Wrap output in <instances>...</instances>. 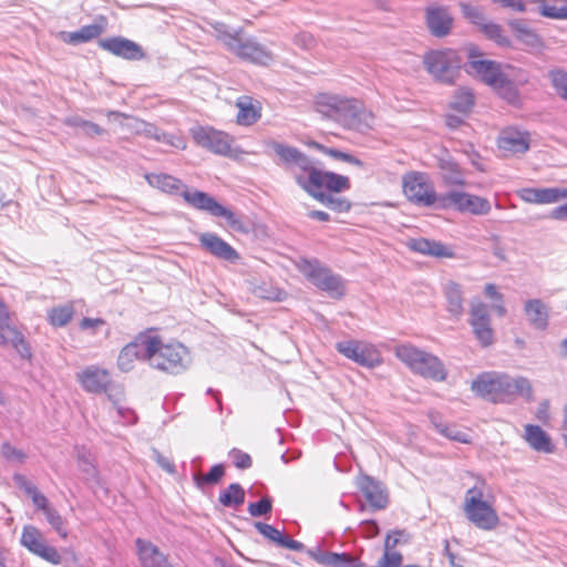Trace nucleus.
<instances>
[{
	"label": "nucleus",
	"instance_id": "obj_1",
	"mask_svg": "<svg viewBox=\"0 0 567 567\" xmlns=\"http://www.w3.org/2000/svg\"><path fill=\"white\" fill-rule=\"evenodd\" d=\"M276 155L287 165L297 185L309 196L327 207L346 213L352 207L348 198H337L333 194L349 190L351 183L348 176L316 167L310 158L298 148L272 143Z\"/></svg>",
	"mask_w": 567,
	"mask_h": 567
},
{
	"label": "nucleus",
	"instance_id": "obj_2",
	"mask_svg": "<svg viewBox=\"0 0 567 567\" xmlns=\"http://www.w3.org/2000/svg\"><path fill=\"white\" fill-rule=\"evenodd\" d=\"M471 390L483 400L494 404L512 403L517 396L534 401V389L526 377L512 378L504 372L480 373L471 383Z\"/></svg>",
	"mask_w": 567,
	"mask_h": 567
},
{
	"label": "nucleus",
	"instance_id": "obj_3",
	"mask_svg": "<svg viewBox=\"0 0 567 567\" xmlns=\"http://www.w3.org/2000/svg\"><path fill=\"white\" fill-rule=\"evenodd\" d=\"M467 59L468 73L492 86L509 103L515 104L518 102L519 95L516 87L515 68L508 64L502 65L498 62L486 59L485 54L476 45L468 47Z\"/></svg>",
	"mask_w": 567,
	"mask_h": 567
},
{
	"label": "nucleus",
	"instance_id": "obj_4",
	"mask_svg": "<svg viewBox=\"0 0 567 567\" xmlns=\"http://www.w3.org/2000/svg\"><path fill=\"white\" fill-rule=\"evenodd\" d=\"M315 110L327 118L340 122L344 127L364 131L373 127L374 115L364 104L353 97L332 93H319L315 97Z\"/></svg>",
	"mask_w": 567,
	"mask_h": 567
},
{
	"label": "nucleus",
	"instance_id": "obj_5",
	"mask_svg": "<svg viewBox=\"0 0 567 567\" xmlns=\"http://www.w3.org/2000/svg\"><path fill=\"white\" fill-rule=\"evenodd\" d=\"M146 361L155 370L177 374L188 367L190 355L181 342H164L161 337L151 332L150 341L146 342Z\"/></svg>",
	"mask_w": 567,
	"mask_h": 567
},
{
	"label": "nucleus",
	"instance_id": "obj_6",
	"mask_svg": "<svg viewBox=\"0 0 567 567\" xmlns=\"http://www.w3.org/2000/svg\"><path fill=\"white\" fill-rule=\"evenodd\" d=\"M395 357L413 373L436 382L447 378V371L442 360L412 343H402L394 349Z\"/></svg>",
	"mask_w": 567,
	"mask_h": 567
},
{
	"label": "nucleus",
	"instance_id": "obj_7",
	"mask_svg": "<svg viewBox=\"0 0 567 567\" xmlns=\"http://www.w3.org/2000/svg\"><path fill=\"white\" fill-rule=\"evenodd\" d=\"M215 30L217 39L237 58L259 65H267L272 61L274 55L266 47L252 38L243 39L241 29L231 32L225 24L219 23Z\"/></svg>",
	"mask_w": 567,
	"mask_h": 567
},
{
	"label": "nucleus",
	"instance_id": "obj_8",
	"mask_svg": "<svg viewBox=\"0 0 567 567\" xmlns=\"http://www.w3.org/2000/svg\"><path fill=\"white\" fill-rule=\"evenodd\" d=\"M402 194L405 199L419 207H441L442 194L425 172L410 171L402 176Z\"/></svg>",
	"mask_w": 567,
	"mask_h": 567
},
{
	"label": "nucleus",
	"instance_id": "obj_9",
	"mask_svg": "<svg viewBox=\"0 0 567 567\" xmlns=\"http://www.w3.org/2000/svg\"><path fill=\"white\" fill-rule=\"evenodd\" d=\"M181 196L193 208L206 212L214 217L224 218L233 230L243 234L248 233L246 224L233 210L219 204L209 194L197 189L190 190L185 188L181 193Z\"/></svg>",
	"mask_w": 567,
	"mask_h": 567
},
{
	"label": "nucleus",
	"instance_id": "obj_10",
	"mask_svg": "<svg viewBox=\"0 0 567 567\" xmlns=\"http://www.w3.org/2000/svg\"><path fill=\"white\" fill-rule=\"evenodd\" d=\"M482 487L474 486L467 489L463 509L466 518L477 528L493 530L499 524V517L493 504L484 501Z\"/></svg>",
	"mask_w": 567,
	"mask_h": 567
},
{
	"label": "nucleus",
	"instance_id": "obj_11",
	"mask_svg": "<svg viewBox=\"0 0 567 567\" xmlns=\"http://www.w3.org/2000/svg\"><path fill=\"white\" fill-rule=\"evenodd\" d=\"M298 267L309 281L329 296L336 299L344 296L346 286L342 277L332 272L330 268L321 265L318 260L303 259Z\"/></svg>",
	"mask_w": 567,
	"mask_h": 567
},
{
	"label": "nucleus",
	"instance_id": "obj_12",
	"mask_svg": "<svg viewBox=\"0 0 567 567\" xmlns=\"http://www.w3.org/2000/svg\"><path fill=\"white\" fill-rule=\"evenodd\" d=\"M426 71L437 81L453 83L461 69V58L453 49L430 51L423 59Z\"/></svg>",
	"mask_w": 567,
	"mask_h": 567
},
{
	"label": "nucleus",
	"instance_id": "obj_13",
	"mask_svg": "<svg viewBox=\"0 0 567 567\" xmlns=\"http://www.w3.org/2000/svg\"><path fill=\"white\" fill-rule=\"evenodd\" d=\"M491 208V203L486 198L461 190L442 194L440 207V209H455L458 213L472 215H486Z\"/></svg>",
	"mask_w": 567,
	"mask_h": 567
},
{
	"label": "nucleus",
	"instance_id": "obj_14",
	"mask_svg": "<svg viewBox=\"0 0 567 567\" xmlns=\"http://www.w3.org/2000/svg\"><path fill=\"white\" fill-rule=\"evenodd\" d=\"M194 142L208 151L224 156H233L234 137L212 126H198L192 130Z\"/></svg>",
	"mask_w": 567,
	"mask_h": 567
},
{
	"label": "nucleus",
	"instance_id": "obj_15",
	"mask_svg": "<svg viewBox=\"0 0 567 567\" xmlns=\"http://www.w3.org/2000/svg\"><path fill=\"white\" fill-rule=\"evenodd\" d=\"M20 543L30 553L52 565H59L62 561V556L58 549L50 546L42 532L33 525H25L23 527Z\"/></svg>",
	"mask_w": 567,
	"mask_h": 567
},
{
	"label": "nucleus",
	"instance_id": "obj_16",
	"mask_svg": "<svg viewBox=\"0 0 567 567\" xmlns=\"http://www.w3.org/2000/svg\"><path fill=\"white\" fill-rule=\"evenodd\" d=\"M470 324L473 333L483 348L494 343V329L487 306L482 301L472 302L470 309Z\"/></svg>",
	"mask_w": 567,
	"mask_h": 567
},
{
	"label": "nucleus",
	"instance_id": "obj_17",
	"mask_svg": "<svg viewBox=\"0 0 567 567\" xmlns=\"http://www.w3.org/2000/svg\"><path fill=\"white\" fill-rule=\"evenodd\" d=\"M337 350L348 359L360 365L373 368L382 361L379 350L370 344L359 341L339 342Z\"/></svg>",
	"mask_w": 567,
	"mask_h": 567
},
{
	"label": "nucleus",
	"instance_id": "obj_18",
	"mask_svg": "<svg viewBox=\"0 0 567 567\" xmlns=\"http://www.w3.org/2000/svg\"><path fill=\"white\" fill-rule=\"evenodd\" d=\"M76 380L89 393L100 394L109 391L112 378L109 370L99 365H89L76 373Z\"/></svg>",
	"mask_w": 567,
	"mask_h": 567
},
{
	"label": "nucleus",
	"instance_id": "obj_19",
	"mask_svg": "<svg viewBox=\"0 0 567 567\" xmlns=\"http://www.w3.org/2000/svg\"><path fill=\"white\" fill-rule=\"evenodd\" d=\"M10 312L7 305L0 300V346H12L21 355H30L28 343L22 333L9 324Z\"/></svg>",
	"mask_w": 567,
	"mask_h": 567
},
{
	"label": "nucleus",
	"instance_id": "obj_20",
	"mask_svg": "<svg viewBox=\"0 0 567 567\" xmlns=\"http://www.w3.org/2000/svg\"><path fill=\"white\" fill-rule=\"evenodd\" d=\"M200 247L217 259L236 262L240 259L239 252L215 233L206 231L198 236Z\"/></svg>",
	"mask_w": 567,
	"mask_h": 567
},
{
	"label": "nucleus",
	"instance_id": "obj_21",
	"mask_svg": "<svg viewBox=\"0 0 567 567\" xmlns=\"http://www.w3.org/2000/svg\"><path fill=\"white\" fill-rule=\"evenodd\" d=\"M150 338L151 331L141 332L121 350L117 365L122 371H131L136 361L146 360V342L150 341Z\"/></svg>",
	"mask_w": 567,
	"mask_h": 567
},
{
	"label": "nucleus",
	"instance_id": "obj_22",
	"mask_svg": "<svg viewBox=\"0 0 567 567\" xmlns=\"http://www.w3.org/2000/svg\"><path fill=\"white\" fill-rule=\"evenodd\" d=\"M101 49L126 60H142L145 54L143 49L132 40L113 37L99 42Z\"/></svg>",
	"mask_w": 567,
	"mask_h": 567
},
{
	"label": "nucleus",
	"instance_id": "obj_23",
	"mask_svg": "<svg viewBox=\"0 0 567 567\" xmlns=\"http://www.w3.org/2000/svg\"><path fill=\"white\" fill-rule=\"evenodd\" d=\"M517 196L527 204L547 205L567 198V188H534L525 187L517 190Z\"/></svg>",
	"mask_w": 567,
	"mask_h": 567
},
{
	"label": "nucleus",
	"instance_id": "obj_24",
	"mask_svg": "<svg viewBox=\"0 0 567 567\" xmlns=\"http://www.w3.org/2000/svg\"><path fill=\"white\" fill-rule=\"evenodd\" d=\"M497 147L504 155L525 153L529 148V135L515 128L503 130L497 138Z\"/></svg>",
	"mask_w": 567,
	"mask_h": 567
},
{
	"label": "nucleus",
	"instance_id": "obj_25",
	"mask_svg": "<svg viewBox=\"0 0 567 567\" xmlns=\"http://www.w3.org/2000/svg\"><path fill=\"white\" fill-rule=\"evenodd\" d=\"M358 486L367 503L373 509H382L388 504V494L382 485L370 476H361Z\"/></svg>",
	"mask_w": 567,
	"mask_h": 567
},
{
	"label": "nucleus",
	"instance_id": "obj_26",
	"mask_svg": "<svg viewBox=\"0 0 567 567\" xmlns=\"http://www.w3.org/2000/svg\"><path fill=\"white\" fill-rule=\"evenodd\" d=\"M137 547V556L143 567H173L157 546L153 543L137 538L135 540Z\"/></svg>",
	"mask_w": 567,
	"mask_h": 567
},
{
	"label": "nucleus",
	"instance_id": "obj_27",
	"mask_svg": "<svg viewBox=\"0 0 567 567\" xmlns=\"http://www.w3.org/2000/svg\"><path fill=\"white\" fill-rule=\"evenodd\" d=\"M238 113L236 123L241 126H250L257 123L262 114V104L251 96H240L236 101Z\"/></svg>",
	"mask_w": 567,
	"mask_h": 567
},
{
	"label": "nucleus",
	"instance_id": "obj_28",
	"mask_svg": "<svg viewBox=\"0 0 567 567\" xmlns=\"http://www.w3.org/2000/svg\"><path fill=\"white\" fill-rule=\"evenodd\" d=\"M308 554L313 560L326 567H365L358 558L346 553L338 554L313 549L309 550Z\"/></svg>",
	"mask_w": 567,
	"mask_h": 567
},
{
	"label": "nucleus",
	"instance_id": "obj_29",
	"mask_svg": "<svg viewBox=\"0 0 567 567\" xmlns=\"http://www.w3.org/2000/svg\"><path fill=\"white\" fill-rule=\"evenodd\" d=\"M523 439L528 446L536 452L549 454L555 450L550 435L539 425L530 423L525 424Z\"/></svg>",
	"mask_w": 567,
	"mask_h": 567
},
{
	"label": "nucleus",
	"instance_id": "obj_30",
	"mask_svg": "<svg viewBox=\"0 0 567 567\" xmlns=\"http://www.w3.org/2000/svg\"><path fill=\"white\" fill-rule=\"evenodd\" d=\"M426 24L432 34L445 37L453 25V18L444 7H430L426 9Z\"/></svg>",
	"mask_w": 567,
	"mask_h": 567
},
{
	"label": "nucleus",
	"instance_id": "obj_31",
	"mask_svg": "<svg viewBox=\"0 0 567 567\" xmlns=\"http://www.w3.org/2000/svg\"><path fill=\"white\" fill-rule=\"evenodd\" d=\"M106 22L105 17H100L97 23L84 25L74 32H63L61 39L63 42L72 45L89 42L99 38L104 32Z\"/></svg>",
	"mask_w": 567,
	"mask_h": 567
},
{
	"label": "nucleus",
	"instance_id": "obj_32",
	"mask_svg": "<svg viewBox=\"0 0 567 567\" xmlns=\"http://www.w3.org/2000/svg\"><path fill=\"white\" fill-rule=\"evenodd\" d=\"M409 247L423 255L436 258H452L454 257L453 250L440 241L430 240L426 238L412 239Z\"/></svg>",
	"mask_w": 567,
	"mask_h": 567
},
{
	"label": "nucleus",
	"instance_id": "obj_33",
	"mask_svg": "<svg viewBox=\"0 0 567 567\" xmlns=\"http://www.w3.org/2000/svg\"><path fill=\"white\" fill-rule=\"evenodd\" d=\"M443 293L446 300V310L451 317L460 319L464 312V298L462 287L455 281L444 285Z\"/></svg>",
	"mask_w": 567,
	"mask_h": 567
},
{
	"label": "nucleus",
	"instance_id": "obj_34",
	"mask_svg": "<svg viewBox=\"0 0 567 567\" xmlns=\"http://www.w3.org/2000/svg\"><path fill=\"white\" fill-rule=\"evenodd\" d=\"M524 312L529 323L539 330L548 326V308L540 299H529L524 305Z\"/></svg>",
	"mask_w": 567,
	"mask_h": 567
},
{
	"label": "nucleus",
	"instance_id": "obj_35",
	"mask_svg": "<svg viewBox=\"0 0 567 567\" xmlns=\"http://www.w3.org/2000/svg\"><path fill=\"white\" fill-rule=\"evenodd\" d=\"M145 179L152 187L171 195H177L183 192L182 189L186 188L181 179L164 173L146 174Z\"/></svg>",
	"mask_w": 567,
	"mask_h": 567
},
{
	"label": "nucleus",
	"instance_id": "obj_36",
	"mask_svg": "<svg viewBox=\"0 0 567 567\" xmlns=\"http://www.w3.org/2000/svg\"><path fill=\"white\" fill-rule=\"evenodd\" d=\"M439 168L443 174V178L447 185L451 186H465L462 169L460 165L452 158H441L439 162Z\"/></svg>",
	"mask_w": 567,
	"mask_h": 567
},
{
	"label": "nucleus",
	"instance_id": "obj_37",
	"mask_svg": "<svg viewBox=\"0 0 567 567\" xmlns=\"http://www.w3.org/2000/svg\"><path fill=\"white\" fill-rule=\"evenodd\" d=\"M218 501L226 507H237L245 502V491L238 483H231L219 493Z\"/></svg>",
	"mask_w": 567,
	"mask_h": 567
},
{
	"label": "nucleus",
	"instance_id": "obj_38",
	"mask_svg": "<svg viewBox=\"0 0 567 567\" xmlns=\"http://www.w3.org/2000/svg\"><path fill=\"white\" fill-rule=\"evenodd\" d=\"M74 316V307L72 305H64L53 307L48 312V321L54 328L66 326Z\"/></svg>",
	"mask_w": 567,
	"mask_h": 567
},
{
	"label": "nucleus",
	"instance_id": "obj_39",
	"mask_svg": "<svg viewBox=\"0 0 567 567\" xmlns=\"http://www.w3.org/2000/svg\"><path fill=\"white\" fill-rule=\"evenodd\" d=\"M539 10L547 18L567 19V0H543Z\"/></svg>",
	"mask_w": 567,
	"mask_h": 567
},
{
	"label": "nucleus",
	"instance_id": "obj_40",
	"mask_svg": "<svg viewBox=\"0 0 567 567\" xmlns=\"http://www.w3.org/2000/svg\"><path fill=\"white\" fill-rule=\"evenodd\" d=\"M474 105V94L470 89L461 87L456 91L451 107L462 114H467Z\"/></svg>",
	"mask_w": 567,
	"mask_h": 567
},
{
	"label": "nucleus",
	"instance_id": "obj_41",
	"mask_svg": "<svg viewBox=\"0 0 567 567\" xmlns=\"http://www.w3.org/2000/svg\"><path fill=\"white\" fill-rule=\"evenodd\" d=\"M18 480L21 481L20 486L31 497L34 506L38 509H40V511H42L44 513L45 511H48L51 507V505L49 504L48 498L42 493H40L39 489L34 485L30 484L22 476H19Z\"/></svg>",
	"mask_w": 567,
	"mask_h": 567
},
{
	"label": "nucleus",
	"instance_id": "obj_42",
	"mask_svg": "<svg viewBox=\"0 0 567 567\" xmlns=\"http://www.w3.org/2000/svg\"><path fill=\"white\" fill-rule=\"evenodd\" d=\"M481 32L488 38L489 40L494 41L498 45L508 47L509 45V39L503 34V30L501 25L486 21L481 28Z\"/></svg>",
	"mask_w": 567,
	"mask_h": 567
},
{
	"label": "nucleus",
	"instance_id": "obj_43",
	"mask_svg": "<svg viewBox=\"0 0 567 567\" xmlns=\"http://www.w3.org/2000/svg\"><path fill=\"white\" fill-rule=\"evenodd\" d=\"M312 145L321 153H323L334 159L342 161V162L355 165L358 167H363V162L349 153H346V152H342V151H339L336 148H329L319 143H313Z\"/></svg>",
	"mask_w": 567,
	"mask_h": 567
},
{
	"label": "nucleus",
	"instance_id": "obj_44",
	"mask_svg": "<svg viewBox=\"0 0 567 567\" xmlns=\"http://www.w3.org/2000/svg\"><path fill=\"white\" fill-rule=\"evenodd\" d=\"M549 79L556 93L567 101V71L555 69L549 72Z\"/></svg>",
	"mask_w": 567,
	"mask_h": 567
},
{
	"label": "nucleus",
	"instance_id": "obj_45",
	"mask_svg": "<svg viewBox=\"0 0 567 567\" xmlns=\"http://www.w3.org/2000/svg\"><path fill=\"white\" fill-rule=\"evenodd\" d=\"M463 16L472 23L481 28L487 20L480 8L472 6L471 3L462 2L460 4Z\"/></svg>",
	"mask_w": 567,
	"mask_h": 567
},
{
	"label": "nucleus",
	"instance_id": "obj_46",
	"mask_svg": "<svg viewBox=\"0 0 567 567\" xmlns=\"http://www.w3.org/2000/svg\"><path fill=\"white\" fill-rule=\"evenodd\" d=\"M254 293L258 298L272 300V301H281L286 297L285 291H282L276 287H267L266 284L255 287Z\"/></svg>",
	"mask_w": 567,
	"mask_h": 567
},
{
	"label": "nucleus",
	"instance_id": "obj_47",
	"mask_svg": "<svg viewBox=\"0 0 567 567\" xmlns=\"http://www.w3.org/2000/svg\"><path fill=\"white\" fill-rule=\"evenodd\" d=\"M47 517L48 523L54 528V530L62 537H68V530L64 527V519L52 506L43 513Z\"/></svg>",
	"mask_w": 567,
	"mask_h": 567
},
{
	"label": "nucleus",
	"instance_id": "obj_48",
	"mask_svg": "<svg viewBox=\"0 0 567 567\" xmlns=\"http://www.w3.org/2000/svg\"><path fill=\"white\" fill-rule=\"evenodd\" d=\"M436 429L441 434L445 435L446 437H449L451 440L462 442V443L471 442L470 435L464 431L457 430L455 426L436 424Z\"/></svg>",
	"mask_w": 567,
	"mask_h": 567
},
{
	"label": "nucleus",
	"instance_id": "obj_49",
	"mask_svg": "<svg viewBox=\"0 0 567 567\" xmlns=\"http://www.w3.org/2000/svg\"><path fill=\"white\" fill-rule=\"evenodd\" d=\"M402 555L395 550H384L382 557L374 567H401Z\"/></svg>",
	"mask_w": 567,
	"mask_h": 567
},
{
	"label": "nucleus",
	"instance_id": "obj_50",
	"mask_svg": "<svg viewBox=\"0 0 567 567\" xmlns=\"http://www.w3.org/2000/svg\"><path fill=\"white\" fill-rule=\"evenodd\" d=\"M271 499L269 497H262L256 503H250L248 505V512L252 517H259L268 514L271 511Z\"/></svg>",
	"mask_w": 567,
	"mask_h": 567
},
{
	"label": "nucleus",
	"instance_id": "obj_51",
	"mask_svg": "<svg viewBox=\"0 0 567 567\" xmlns=\"http://www.w3.org/2000/svg\"><path fill=\"white\" fill-rule=\"evenodd\" d=\"M255 527L262 536L280 545L284 535L277 528L269 524L260 522L256 523Z\"/></svg>",
	"mask_w": 567,
	"mask_h": 567
},
{
	"label": "nucleus",
	"instance_id": "obj_52",
	"mask_svg": "<svg viewBox=\"0 0 567 567\" xmlns=\"http://www.w3.org/2000/svg\"><path fill=\"white\" fill-rule=\"evenodd\" d=\"M229 456L231 457L234 465L239 470L249 468L252 464L250 455L239 449H233L229 452Z\"/></svg>",
	"mask_w": 567,
	"mask_h": 567
},
{
	"label": "nucleus",
	"instance_id": "obj_53",
	"mask_svg": "<svg viewBox=\"0 0 567 567\" xmlns=\"http://www.w3.org/2000/svg\"><path fill=\"white\" fill-rule=\"evenodd\" d=\"M156 141L168 144L169 146L182 151L187 146V143L182 135H172L163 131H161L158 136H156Z\"/></svg>",
	"mask_w": 567,
	"mask_h": 567
},
{
	"label": "nucleus",
	"instance_id": "obj_54",
	"mask_svg": "<svg viewBox=\"0 0 567 567\" xmlns=\"http://www.w3.org/2000/svg\"><path fill=\"white\" fill-rule=\"evenodd\" d=\"M159 132H161V130L157 126H155L154 124L148 123L143 120H136V125H135L136 134L144 135L148 138H153L156 141V136H158Z\"/></svg>",
	"mask_w": 567,
	"mask_h": 567
},
{
	"label": "nucleus",
	"instance_id": "obj_55",
	"mask_svg": "<svg viewBox=\"0 0 567 567\" xmlns=\"http://www.w3.org/2000/svg\"><path fill=\"white\" fill-rule=\"evenodd\" d=\"M225 475V467L221 464L212 466L208 473L200 477V481L206 484H216Z\"/></svg>",
	"mask_w": 567,
	"mask_h": 567
},
{
	"label": "nucleus",
	"instance_id": "obj_56",
	"mask_svg": "<svg viewBox=\"0 0 567 567\" xmlns=\"http://www.w3.org/2000/svg\"><path fill=\"white\" fill-rule=\"evenodd\" d=\"M1 453L8 460H16L22 462L25 458V454L22 451L16 449L9 443H4L2 445Z\"/></svg>",
	"mask_w": 567,
	"mask_h": 567
},
{
	"label": "nucleus",
	"instance_id": "obj_57",
	"mask_svg": "<svg viewBox=\"0 0 567 567\" xmlns=\"http://www.w3.org/2000/svg\"><path fill=\"white\" fill-rule=\"evenodd\" d=\"M549 401L547 400H544L539 403L537 410H536V413H535V417L542 422L544 425H548L550 423V412H549Z\"/></svg>",
	"mask_w": 567,
	"mask_h": 567
},
{
	"label": "nucleus",
	"instance_id": "obj_58",
	"mask_svg": "<svg viewBox=\"0 0 567 567\" xmlns=\"http://www.w3.org/2000/svg\"><path fill=\"white\" fill-rule=\"evenodd\" d=\"M295 43L302 49H311L316 45V39L311 33L300 32L295 37Z\"/></svg>",
	"mask_w": 567,
	"mask_h": 567
},
{
	"label": "nucleus",
	"instance_id": "obj_59",
	"mask_svg": "<svg viewBox=\"0 0 567 567\" xmlns=\"http://www.w3.org/2000/svg\"><path fill=\"white\" fill-rule=\"evenodd\" d=\"M403 535V532L395 530L386 535L384 540V550H393L394 547L399 544L400 537Z\"/></svg>",
	"mask_w": 567,
	"mask_h": 567
},
{
	"label": "nucleus",
	"instance_id": "obj_60",
	"mask_svg": "<svg viewBox=\"0 0 567 567\" xmlns=\"http://www.w3.org/2000/svg\"><path fill=\"white\" fill-rule=\"evenodd\" d=\"M105 323V321L101 318H83L81 321H80V328L82 330H87V329H96L101 326H103Z\"/></svg>",
	"mask_w": 567,
	"mask_h": 567
},
{
	"label": "nucleus",
	"instance_id": "obj_61",
	"mask_svg": "<svg viewBox=\"0 0 567 567\" xmlns=\"http://www.w3.org/2000/svg\"><path fill=\"white\" fill-rule=\"evenodd\" d=\"M76 125L87 128L89 134L91 135H102L104 133V130L102 127L90 121L81 120L76 122Z\"/></svg>",
	"mask_w": 567,
	"mask_h": 567
},
{
	"label": "nucleus",
	"instance_id": "obj_62",
	"mask_svg": "<svg viewBox=\"0 0 567 567\" xmlns=\"http://www.w3.org/2000/svg\"><path fill=\"white\" fill-rule=\"evenodd\" d=\"M484 292L486 297L496 300L502 301L503 295L497 290V287L494 284H487L484 288Z\"/></svg>",
	"mask_w": 567,
	"mask_h": 567
},
{
	"label": "nucleus",
	"instance_id": "obj_63",
	"mask_svg": "<svg viewBox=\"0 0 567 567\" xmlns=\"http://www.w3.org/2000/svg\"><path fill=\"white\" fill-rule=\"evenodd\" d=\"M280 546L285 547V548H288V549H291V550H296V551H300L303 548V544L302 543L293 540V539H290V538L285 537V536H282Z\"/></svg>",
	"mask_w": 567,
	"mask_h": 567
},
{
	"label": "nucleus",
	"instance_id": "obj_64",
	"mask_svg": "<svg viewBox=\"0 0 567 567\" xmlns=\"http://www.w3.org/2000/svg\"><path fill=\"white\" fill-rule=\"evenodd\" d=\"M551 218L554 219H566L567 218V208L565 205L556 207L551 214Z\"/></svg>",
	"mask_w": 567,
	"mask_h": 567
}]
</instances>
